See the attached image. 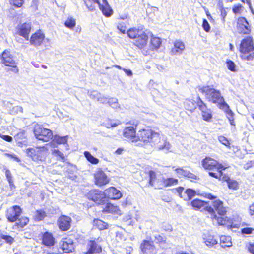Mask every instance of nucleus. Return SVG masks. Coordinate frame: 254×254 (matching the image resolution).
<instances>
[{
    "mask_svg": "<svg viewBox=\"0 0 254 254\" xmlns=\"http://www.w3.org/2000/svg\"><path fill=\"white\" fill-rule=\"evenodd\" d=\"M191 206L195 209H199L204 207V209L208 212V217L212 220L214 224L219 225H226L228 227H235V225H233L231 219L227 217H223L222 216H218L215 212V210L218 212V214L223 216L225 214L226 210L223 207V202L219 200H216L212 203V206H208L207 202L202 201L200 199H194L191 202Z\"/></svg>",
    "mask_w": 254,
    "mask_h": 254,
    "instance_id": "obj_1",
    "label": "nucleus"
},
{
    "mask_svg": "<svg viewBox=\"0 0 254 254\" xmlns=\"http://www.w3.org/2000/svg\"><path fill=\"white\" fill-rule=\"evenodd\" d=\"M127 33L130 39L135 40V44L138 48L141 49L146 45L148 37L143 26L129 28Z\"/></svg>",
    "mask_w": 254,
    "mask_h": 254,
    "instance_id": "obj_2",
    "label": "nucleus"
},
{
    "mask_svg": "<svg viewBox=\"0 0 254 254\" xmlns=\"http://www.w3.org/2000/svg\"><path fill=\"white\" fill-rule=\"evenodd\" d=\"M199 91L204 94L209 101L217 104L219 108L221 105H223V103H226L220 91L211 86H206L199 88Z\"/></svg>",
    "mask_w": 254,
    "mask_h": 254,
    "instance_id": "obj_3",
    "label": "nucleus"
},
{
    "mask_svg": "<svg viewBox=\"0 0 254 254\" xmlns=\"http://www.w3.org/2000/svg\"><path fill=\"white\" fill-rule=\"evenodd\" d=\"M240 50L242 54V59L252 61L254 59V52L249 54L254 50L253 41L251 37H248L242 40L240 45Z\"/></svg>",
    "mask_w": 254,
    "mask_h": 254,
    "instance_id": "obj_4",
    "label": "nucleus"
},
{
    "mask_svg": "<svg viewBox=\"0 0 254 254\" xmlns=\"http://www.w3.org/2000/svg\"><path fill=\"white\" fill-rule=\"evenodd\" d=\"M156 133V132L151 129H143L139 130L137 133V139L134 140L135 145L143 146L148 143L151 144L154 134Z\"/></svg>",
    "mask_w": 254,
    "mask_h": 254,
    "instance_id": "obj_5",
    "label": "nucleus"
},
{
    "mask_svg": "<svg viewBox=\"0 0 254 254\" xmlns=\"http://www.w3.org/2000/svg\"><path fill=\"white\" fill-rule=\"evenodd\" d=\"M48 151L46 147L43 146L28 148L26 150V153L34 161L43 162L48 155Z\"/></svg>",
    "mask_w": 254,
    "mask_h": 254,
    "instance_id": "obj_6",
    "label": "nucleus"
},
{
    "mask_svg": "<svg viewBox=\"0 0 254 254\" xmlns=\"http://www.w3.org/2000/svg\"><path fill=\"white\" fill-rule=\"evenodd\" d=\"M153 141L151 145L157 150H164L167 152L171 151V145L167 141L166 137L156 132L154 134Z\"/></svg>",
    "mask_w": 254,
    "mask_h": 254,
    "instance_id": "obj_7",
    "label": "nucleus"
},
{
    "mask_svg": "<svg viewBox=\"0 0 254 254\" xmlns=\"http://www.w3.org/2000/svg\"><path fill=\"white\" fill-rule=\"evenodd\" d=\"M34 133L37 139L43 142H48L53 137V132L51 130L39 125L35 126Z\"/></svg>",
    "mask_w": 254,
    "mask_h": 254,
    "instance_id": "obj_8",
    "label": "nucleus"
},
{
    "mask_svg": "<svg viewBox=\"0 0 254 254\" xmlns=\"http://www.w3.org/2000/svg\"><path fill=\"white\" fill-rule=\"evenodd\" d=\"M89 199L92 200L99 205L104 203L105 197L104 192L99 190H90L87 195Z\"/></svg>",
    "mask_w": 254,
    "mask_h": 254,
    "instance_id": "obj_9",
    "label": "nucleus"
},
{
    "mask_svg": "<svg viewBox=\"0 0 254 254\" xmlns=\"http://www.w3.org/2000/svg\"><path fill=\"white\" fill-rule=\"evenodd\" d=\"M203 167L206 170H214L215 169H225L221 164H219L217 161L211 158L206 157L202 161Z\"/></svg>",
    "mask_w": 254,
    "mask_h": 254,
    "instance_id": "obj_10",
    "label": "nucleus"
},
{
    "mask_svg": "<svg viewBox=\"0 0 254 254\" xmlns=\"http://www.w3.org/2000/svg\"><path fill=\"white\" fill-rule=\"evenodd\" d=\"M95 183L99 186L108 184L110 179L106 174L101 169L98 170L94 174Z\"/></svg>",
    "mask_w": 254,
    "mask_h": 254,
    "instance_id": "obj_11",
    "label": "nucleus"
},
{
    "mask_svg": "<svg viewBox=\"0 0 254 254\" xmlns=\"http://www.w3.org/2000/svg\"><path fill=\"white\" fill-rule=\"evenodd\" d=\"M1 61L6 66L16 67L15 58L10 51L5 50L1 54Z\"/></svg>",
    "mask_w": 254,
    "mask_h": 254,
    "instance_id": "obj_12",
    "label": "nucleus"
},
{
    "mask_svg": "<svg viewBox=\"0 0 254 254\" xmlns=\"http://www.w3.org/2000/svg\"><path fill=\"white\" fill-rule=\"evenodd\" d=\"M21 213L20 207L14 206L7 210L6 217L9 221L13 222L17 221Z\"/></svg>",
    "mask_w": 254,
    "mask_h": 254,
    "instance_id": "obj_13",
    "label": "nucleus"
},
{
    "mask_svg": "<svg viewBox=\"0 0 254 254\" xmlns=\"http://www.w3.org/2000/svg\"><path fill=\"white\" fill-rule=\"evenodd\" d=\"M237 28L239 32L243 34H249L250 32V25L244 17H240L237 21Z\"/></svg>",
    "mask_w": 254,
    "mask_h": 254,
    "instance_id": "obj_14",
    "label": "nucleus"
},
{
    "mask_svg": "<svg viewBox=\"0 0 254 254\" xmlns=\"http://www.w3.org/2000/svg\"><path fill=\"white\" fill-rule=\"evenodd\" d=\"M105 197L111 199H118L122 197V193L120 190L113 187L106 189L104 191Z\"/></svg>",
    "mask_w": 254,
    "mask_h": 254,
    "instance_id": "obj_15",
    "label": "nucleus"
},
{
    "mask_svg": "<svg viewBox=\"0 0 254 254\" xmlns=\"http://www.w3.org/2000/svg\"><path fill=\"white\" fill-rule=\"evenodd\" d=\"M98 239L97 241L91 240L87 244V251L85 254H93L101 252V246L98 244Z\"/></svg>",
    "mask_w": 254,
    "mask_h": 254,
    "instance_id": "obj_16",
    "label": "nucleus"
},
{
    "mask_svg": "<svg viewBox=\"0 0 254 254\" xmlns=\"http://www.w3.org/2000/svg\"><path fill=\"white\" fill-rule=\"evenodd\" d=\"M140 247L143 254H156L157 253V251L152 242L145 240L141 244Z\"/></svg>",
    "mask_w": 254,
    "mask_h": 254,
    "instance_id": "obj_17",
    "label": "nucleus"
},
{
    "mask_svg": "<svg viewBox=\"0 0 254 254\" xmlns=\"http://www.w3.org/2000/svg\"><path fill=\"white\" fill-rule=\"evenodd\" d=\"M31 24L25 23L18 26V33L27 40H29V34L31 31Z\"/></svg>",
    "mask_w": 254,
    "mask_h": 254,
    "instance_id": "obj_18",
    "label": "nucleus"
},
{
    "mask_svg": "<svg viewBox=\"0 0 254 254\" xmlns=\"http://www.w3.org/2000/svg\"><path fill=\"white\" fill-rule=\"evenodd\" d=\"M61 247L64 253H68L74 249V244L71 239L65 238L63 239Z\"/></svg>",
    "mask_w": 254,
    "mask_h": 254,
    "instance_id": "obj_19",
    "label": "nucleus"
},
{
    "mask_svg": "<svg viewBox=\"0 0 254 254\" xmlns=\"http://www.w3.org/2000/svg\"><path fill=\"white\" fill-rule=\"evenodd\" d=\"M45 36L41 31L33 34L30 38V42L31 45L38 46L41 45L44 40Z\"/></svg>",
    "mask_w": 254,
    "mask_h": 254,
    "instance_id": "obj_20",
    "label": "nucleus"
},
{
    "mask_svg": "<svg viewBox=\"0 0 254 254\" xmlns=\"http://www.w3.org/2000/svg\"><path fill=\"white\" fill-rule=\"evenodd\" d=\"M135 132L136 131L133 127H127L124 130L123 135L125 138L130 140L135 144L134 140L137 139V135H136Z\"/></svg>",
    "mask_w": 254,
    "mask_h": 254,
    "instance_id": "obj_21",
    "label": "nucleus"
},
{
    "mask_svg": "<svg viewBox=\"0 0 254 254\" xmlns=\"http://www.w3.org/2000/svg\"><path fill=\"white\" fill-rule=\"evenodd\" d=\"M200 102L198 103L199 109L202 112V116L203 119L206 121H210L212 118L211 112L210 110L207 109L206 105L199 98Z\"/></svg>",
    "mask_w": 254,
    "mask_h": 254,
    "instance_id": "obj_22",
    "label": "nucleus"
},
{
    "mask_svg": "<svg viewBox=\"0 0 254 254\" xmlns=\"http://www.w3.org/2000/svg\"><path fill=\"white\" fill-rule=\"evenodd\" d=\"M71 218L66 216H62L59 219V226L63 231L67 230L70 226Z\"/></svg>",
    "mask_w": 254,
    "mask_h": 254,
    "instance_id": "obj_23",
    "label": "nucleus"
},
{
    "mask_svg": "<svg viewBox=\"0 0 254 254\" xmlns=\"http://www.w3.org/2000/svg\"><path fill=\"white\" fill-rule=\"evenodd\" d=\"M27 134L25 131L20 130L14 136L18 146L22 147L23 145H26L27 142Z\"/></svg>",
    "mask_w": 254,
    "mask_h": 254,
    "instance_id": "obj_24",
    "label": "nucleus"
},
{
    "mask_svg": "<svg viewBox=\"0 0 254 254\" xmlns=\"http://www.w3.org/2000/svg\"><path fill=\"white\" fill-rule=\"evenodd\" d=\"M175 171L179 177H185L190 179H196L197 176L190 172L189 170L185 169L184 168H178L175 169Z\"/></svg>",
    "mask_w": 254,
    "mask_h": 254,
    "instance_id": "obj_25",
    "label": "nucleus"
},
{
    "mask_svg": "<svg viewBox=\"0 0 254 254\" xmlns=\"http://www.w3.org/2000/svg\"><path fill=\"white\" fill-rule=\"evenodd\" d=\"M100 9L106 17H110L113 14V10L109 6L107 0H102V4L99 3Z\"/></svg>",
    "mask_w": 254,
    "mask_h": 254,
    "instance_id": "obj_26",
    "label": "nucleus"
},
{
    "mask_svg": "<svg viewBox=\"0 0 254 254\" xmlns=\"http://www.w3.org/2000/svg\"><path fill=\"white\" fill-rule=\"evenodd\" d=\"M174 48H172L171 51L172 55L180 54L185 48L184 43L179 40H176L174 41Z\"/></svg>",
    "mask_w": 254,
    "mask_h": 254,
    "instance_id": "obj_27",
    "label": "nucleus"
},
{
    "mask_svg": "<svg viewBox=\"0 0 254 254\" xmlns=\"http://www.w3.org/2000/svg\"><path fill=\"white\" fill-rule=\"evenodd\" d=\"M220 109L223 110L226 114L227 117L231 125L235 126L234 113L230 109L229 105L227 103H223V105L220 106Z\"/></svg>",
    "mask_w": 254,
    "mask_h": 254,
    "instance_id": "obj_28",
    "label": "nucleus"
},
{
    "mask_svg": "<svg viewBox=\"0 0 254 254\" xmlns=\"http://www.w3.org/2000/svg\"><path fill=\"white\" fill-rule=\"evenodd\" d=\"M42 243L47 246H52L55 244V238L53 235L48 232L44 233L42 237Z\"/></svg>",
    "mask_w": 254,
    "mask_h": 254,
    "instance_id": "obj_29",
    "label": "nucleus"
},
{
    "mask_svg": "<svg viewBox=\"0 0 254 254\" xmlns=\"http://www.w3.org/2000/svg\"><path fill=\"white\" fill-rule=\"evenodd\" d=\"M204 243L205 245L209 247H211L214 245L217 244V240L214 237L211 235H205L203 237Z\"/></svg>",
    "mask_w": 254,
    "mask_h": 254,
    "instance_id": "obj_30",
    "label": "nucleus"
},
{
    "mask_svg": "<svg viewBox=\"0 0 254 254\" xmlns=\"http://www.w3.org/2000/svg\"><path fill=\"white\" fill-rule=\"evenodd\" d=\"M103 211L106 213H112L115 214H120V210L118 207L114 206L111 203H108L103 208Z\"/></svg>",
    "mask_w": 254,
    "mask_h": 254,
    "instance_id": "obj_31",
    "label": "nucleus"
},
{
    "mask_svg": "<svg viewBox=\"0 0 254 254\" xmlns=\"http://www.w3.org/2000/svg\"><path fill=\"white\" fill-rule=\"evenodd\" d=\"M196 194V192L194 190L191 189H187L183 193L182 198L186 201L190 200Z\"/></svg>",
    "mask_w": 254,
    "mask_h": 254,
    "instance_id": "obj_32",
    "label": "nucleus"
},
{
    "mask_svg": "<svg viewBox=\"0 0 254 254\" xmlns=\"http://www.w3.org/2000/svg\"><path fill=\"white\" fill-rule=\"evenodd\" d=\"M68 136H60L59 135H55L54 136L53 142H56L58 144H66L67 147L68 146L67 144Z\"/></svg>",
    "mask_w": 254,
    "mask_h": 254,
    "instance_id": "obj_33",
    "label": "nucleus"
},
{
    "mask_svg": "<svg viewBox=\"0 0 254 254\" xmlns=\"http://www.w3.org/2000/svg\"><path fill=\"white\" fill-rule=\"evenodd\" d=\"M162 182L164 186L169 187L177 185L178 183V180L172 178H163L162 179Z\"/></svg>",
    "mask_w": 254,
    "mask_h": 254,
    "instance_id": "obj_34",
    "label": "nucleus"
},
{
    "mask_svg": "<svg viewBox=\"0 0 254 254\" xmlns=\"http://www.w3.org/2000/svg\"><path fill=\"white\" fill-rule=\"evenodd\" d=\"M88 9L90 11H93L95 9V4L100 3L99 0H83Z\"/></svg>",
    "mask_w": 254,
    "mask_h": 254,
    "instance_id": "obj_35",
    "label": "nucleus"
},
{
    "mask_svg": "<svg viewBox=\"0 0 254 254\" xmlns=\"http://www.w3.org/2000/svg\"><path fill=\"white\" fill-rule=\"evenodd\" d=\"M84 155L87 160L93 164H97L99 162L98 159L93 156L89 152L85 151Z\"/></svg>",
    "mask_w": 254,
    "mask_h": 254,
    "instance_id": "obj_36",
    "label": "nucleus"
},
{
    "mask_svg": "<svg viewBox=\"0 0 254 254\" xmlns=\"http://www.w3.org/2000/svg\"><path fill=\"white\" fill-rule=\"evenodd\" d=\"M52 153L55 157H58L57 159L61 160L63 162L65 160L64 155L63 153L60 151L58 149H54L52 150Z\"/></svg>",
    "mask_w": 254,
    "mask_h": 254,
    "instance_id": "obj_37",
    "label": "nucleus"
},
{
    "mask_svg": "<svg viewBox=\"0 0 254 254\" xmlns=\"http://www.w3.org/2000/svg\"><path fill=\"white\" fill-rule=\"evenodd\" d=\"M228 186V188L230 189H233L236 190L239 188V184L238 183L234 180L228 179V180H227Z\"/></svg>",
    "mask_w": 254,
    "mask_h": 254,
    "instance_id": "obj_38",
    "label": "nucleus"
},
{
    "mask_svg": "<svg viewBox=\"0 0 254 254\" xmlns=\"http://www.w3.org/2000/svg\"><path fill=\"white\" fill-rule=\"evenodd\" d=\"M185 106L187 110L192 111L196 108V103L194 100H186Z\"/></svg>",
    "mask_w": 254,
    "mask_h": 254,
    "instance_id": "obj_39",
    "label": "nucleus"
},
{
    "mask_svg": "<svg viewBox=\"0 0 254 254\" xmlns=\"http://www.w3.org/2000/svg\"><path fill=\"white\" fill-rule=\"evenodd\" d=\"M93 223L94 225L100 230L106 229L108 226L107 223L98 219L94 220Z\"/></svg>",
    "mask_w": 254,
    "mask_h": 254,
    "instance_id": "obj_40",
    "label": "nucleus"
},
{
    "mask_svg": "<svg viewBox=\"0 0 254 254\" xmlns=\"http://www.w3.org/2000/svg\"><path fill=\"white\" fill-rule=\"evenodd\" d=\"M151 44L152 48L158 49L161 44V39L158 37H152L151 39Z\"/></svg>",
    "mask_w": 254,
    "mask_h": 254,
    "instance_id": "obj_41",
    "label": "nucleus"
},
{
    "mask_svg": "<svg viewBox=\"0 0 254 254\" xmlns=\"http://www.w3.org/2000/svg\"><path fill=\"white\" fill-rule=\"evenodd\" d=\"M230 237L229 236H221L220 237V242L222 243H226L224 246H222L223 247H230L232 245V243L230 241Z\"/></svg>",
    "mask_w": 254,
    "mask_h": 254,
    "instance_id": "obj_42",
    "label": "nucleus"
},
{
    "mask_svg": "<svg viewBox=\"0 0 254 254\" xmlns=\"http://www.w3.org/2000/svg\"><path fill=\"white\" fill-rule=\"evenodd\" d=\"M107 103L113 108L117 109L119 107L118 100L116 98H111L107 99Z\"/></svg>",
    "mask_w": 254,
    "mask_h": 254,
    "instance_id": "obj_43",
    "label": "nucleus"
},
{
    "mask_svg": "<svg viewBox=\"0 0 254 254\" xmlns=\"http://www.w3.org/2000/svg\"><path fill=\"white\" fill-rule=\"evenodd\" d=\"M223 169H219L218 170L217 169H215L214 170H213L214 172L212 171H209V174L210 176H211L212 177L215 178H220L221 176L222 175V171Z\"/></svg>",
    "mask_w": 254,
    "mask_h": 254,
    "instance_id": "obj_44",
    "label": "nucleus"
},
{
    "mask_svg": "<svg viewBox=\"0 0 254 254\" xmlns=\"http://www.w3.org/2000/svg\"><path fill=\"white\" fill-rule=\"evenodd\" d=\"M117 28L123 34H125L126 32V24L124 22H120L117 23Z\"/></svg>",
    "mask_w": 254,
    "mask_h": 254,
    "instance_id": "obj_45",
    "label": "nucleus"
},
{
    "mask_svg": "<svg viewBox=\"0 0 254 254\" xmlns=\"http://www.w3.org/2000/svg\"><path fill=\"white\" fill-rule=\"evenodd\" d=\"M75 24V20L72 18H68L64 23L65 26L70 29H72L74 27Z\"/></svg>",
    "mask_w": 254,
    "mask_h": 254,
    "instance_id": "obj_46",
    "label": "nucleus"
},
{
    "mask_svg": "<svg viewBox=\"0 0 254 254\" xmlns=\"http://www.w3.org/2000/svg\"><path fill=\"white\" fill-rule=\"evenodd\" d=\"M28 222L29 219L26 217H23L19 219L18 222H17L16 224L20 228H23L27 224Z\"/></svg>",
    "mask_w": 254,
    "mask_h": 254,
    "instance_id": "obj_47",
    "label": "nucleus"
},
{
    "mask_svg": "<svg viewBox=\"0 0 254 254\" xmlns=\"http://www.w3.org/2000/svg\"><path fill=\"white\" fill-rule=\"evenodd\" d=\"M46 216L45 212L42 210L37 211L35 215V219L37 221H41Z\"/></svg>",
    "mask_w": 254,
    "mask_h": 254,
    "instance_id": "obj_48",
    "label": "nucleus"
},
{
    "mask_svg": "<svg viewBox=\"0 0 254 254\" xmlns=\"http://www.w3.org/2000/svg\"><path fill=\"white\" fill-rule=\"evenodd\" d=\"M219 141L224 145L226 146L228 148H230V143L228 139L223 136H220L218 137Z\"/></svg>",
    "mask_w": 254,
    "mask_h": 254,
    "instance_id": "obj_49",
    "label": "nucleus"
},
{
    "mask_svg": "<svg viewBox=\"0 0 254 254\" xmlns=\"http://www.w3.org/2000/svg\"><path fill=\"white\" fill-rule=\"evenodd\" d=\"M9 2L16 7H20L23 4L24 0H9Z\"/></svg>",
    "mask_w": 254,
    "mask_h": 254,
    "instance_id": "obj_50",
    "label": "nucleus"
},
{
    "mask_svg": "<svg viewBox=\"0 0 254 254\" xmlns=\"http://www.w3.org/2000/svg\"><path fill=\"white\" fill-rule=\"evenodd\" d=\"M227 66L228 68L233 72L236 71V65L235 63L232 61L229 60L226 62Z\"/></svg>",
    "mask_w": 254,
    "mask_h": 254,
    "instance_id": "obj_51",
    "label": "nucleus"
},
{
    "mask_svg": "<svg viewBox=\"0 0 254 254\" xmlns=\"http://www.w3.org/2000/svg\"><path fill=\"white\" fill-rule=\"evenodd\" d=\"M1 237L2 239L4 240L7 243L9 244H11L14 242V239L9 235L1 234Z\"/></svg>",
    "mask_w": 254,
    "mask_h": 254,
    "instance_id": "obj_52",
    "label": "nucleus"
},
{
    "mask_svg": "<svg viewBox=\"0 0 254 254\" xmlns=\"http://www.w3.org/2000/svg\"><path fill=\"white\" fill-rule=\"evenodd\" d=\"M5 175L10 186H13V182L12 179V175L8 169H6Z\"/></svg>",
    "mask_w": 254,
    "mask_h": 254,
    "instance_id": "obj_53",
    "label": "nucleus"
},
{
    "mask_svg": "<svg viewBox=\"0 0 254 254\" xmlns=\"http://www.w3.org/2000/svg\"><path fill=\"white\" fill-rule=\"evenodd\" d=\"M149 183L150 186L153 185V182L154 179L156 178V174L153 171H150L149 172Z\"/></svg>",
    "mask_w": 254,
    "mask_h": 254,
    "instance_id": "obj_54",
    "label": "nucleus"
},
{
    "mask_svg": "<svg viewBox=\"0 0 254 254\" xmlns=\"http://www.w3.org/2000/svg\"><path fill=\"white\" fill-rule=\"evenodd\" d=\"M90 97L91 99L96 100L97 101L98 98L100 97V93L97 91H93L91 92L90 94Z\"/></svg>",
    "mask_w": 254,
    "mask_h": 254,
    "instance_id": "obj_55",
    "label": "nucleus"
},
{
    "mask_svg": "<svg viewBox=\"0 0 254 254\" xmlns=\"http://www.w3.org/2000/svg\"><path fill=\"white\" fill-rule=\"evenodd\" d=\"M254 230V229L250 227H246L242 228L241 229V232L242 234H250L252 233V232Z\"/></svg>",
    "mask_w": 254,
    "mask_h": 254,
    "instance_id": "obj_56",
    "label": "nucleus"
},
{
    "mask_svg": "<svg viewBox=\"0 0 254 254\" xmlns=\"http://www.w3.org/2000/svg\"><path fill=\"white\" fill-rule=\"evenodd\" d=\"M202 27L206 32L209 31L210 27L209 24L206 19H203V20Z\"/></svg>",
    "mask_w": 254,
    "mask_h": 254,
    "instance_id": "obj_57",
    "label": "nucleus"
},
{
    "mask_svg": "<svg viewBox=\"0 0 254 254\" xmlns=\"http://www.w3.org/2000/svg\"><path fill=\"white\" fill-rule=\"evenodd\" d=\"M248 251L251 254H254V243H249L247 246Z\"/></svg>",
    "mask_w": 254,
    "mask_h": 254,
    "instance_id": "obj_58",
    "label": "nucleus"
},
{
    "mask_svg": "<svg viewBox=\"0 0 254 254\" xmlns=\"http://www.w3.org/2000/svg\"><path fill=\"white\" fill-rule=\"evenodd\" d=\"M220 12H221L220 16L222 18V20L223 22H224L225 21V17L227 15V12L226 11V9L221 7L220 8Z\"/></svg>",
    "mask_w": 254,
    "mask_h": 254,
    "instance_id": "obj_59",
    "label": "nucleus"
},
{
    "mask_svg": "<svg viewBox=\"0 0 254 254\" xmlns=\"http://www.w3.org/2000/svg\"><path fill=\"white\" fill-rule=\"evenodd\" d=\"M0 137L5 141L9 142H11L13 140L12 137L7 135H3L0 134Z\"/></svg>",
    "mask_w": 254,
    "mask_h": 254,
    "instance_id": "obj_60",
    "label": "nucleus"
},
{
    "mask_svg": "<svg viewBox=\"0 0 254 254\" xmlns=\"http://www.w3.org/2000/svg\"><path fill=\"white\" fill-rule=\"evenodd\" d=\"M109 122H110V123H108L106 125V127L108 128H109L110 127H115L120 124V123L119 121H118L117 122H114V121H109Z\"/></svg>",
    "mask_w": 254,
    "mask_h": 254,
    "instance_id": "obj_61",
    "label": "nucleus"
},
{
    "mask_svg": "<svg viewBox=\"0 0 254 254\" xmlns=\"http://www.w3.org/2000/svg\"><path fill=\"white\" fill-rule=\"evenodd\" d=\"M116 240L118 241L125 240L124 236L121 232H116Z\"/></svg>",
    "mask_w": 254,
    "mask_h": 254,
    "instance_id": "obj_62",
    "label": "nucleus"
},
{
    "mask_svg": "<svg viewBox=\"0 0 254 254\" xmlns=\"http://www.w3.org/2000/svg\"><path fill=\"white\" fill-rule=\"evenodd\" d=\"M108 98L100 94V97L98 98L97 101L100 102L101 103H106L107 102Z\"/></svg>",
    "mask_w": 254,
    "mask_h": 254,
    "instance_id": "obj_63",
    "label": "nucleus"
},
{
    "mask_svg": "<svg viewBox=\"0 0 254 254\" xmlns=\"http://www.w3.org/2000/svg\"><path fill=\"white\" fill-rule=\"evenodd\" d=\"M176 190L178 193L179 194V195L180 197L182 198V196L183 195V190H184V188L182 187H178L176 188Z\"/></svg>",
    "mask_w": 254,
    "mask_h": 254,
    "instance_id": "obj_64",
    "label": "nucleus"
}]
</instances>
